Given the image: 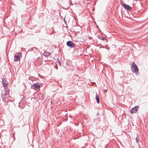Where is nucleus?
I'll return each instance as SVG.
<instances>
[{
  "mask_svg": "<svg viewBox=\"0 0 148 148\" xmlns=\"http://www.w3.org/2000/svg\"><path fill=\"white\" fill-rule=\"evenodd\" d=\"M1 97L3 101L6 103L5 105L7 106V103L10 101L11 97L9 95L8 91H3L1 94Z\"/></svg>",
  "mask_w": 148,
  "mask_h": 148,
  "instance_id": "f257e3e1",
  "label": "nucleus"
},
{
  "mask_svg": "<svg viewBox=\"0 0 148 148\" xmlns=\"http://www.w3.org/2000/svg\"><path fill=\"white\" fill-rule=\"evenodd\" d=\"M131 69L132 72L138 75L139 74V70L135 62H133L131 64Z\"/></svg>",
  "mask_w": 148,
  "mask_h": 148,
  "instance_id": "f03ea898",
  "label": "nucleus"
},
{
  "mask_svg": "<svg viewBox=\"0 0 148 148\" xmlns=\"http://www.w3.org/2000/svg\"><path fill=\"white\" fill-rule=\"evenodd\" d=\"M121 3L123 7L126 10L130 11H131L132 10V8L129 5L125 4L123 1H121Z\"/></svg>",
  "mask_w": 148,
  "mask_h": 148,
  "instance_id": "7ed1b4c3",
  "label": "nucleus"
},
{
  "mask_svg": "<svg viewBox=\"0 0 148 148\" xmlns=\"http://www.w3.org/2000/svg\"><path fill=\"white\" fill-rule=\"evenodd\" d=\"M67 45L70 48H73L75 47V44L73 42L69 40L66 42Z\"/></svg>",
  "mask_w": 148,
  "mask_h": 148,
  "instance_id": "20e7f679",
  "label": "nucleus"
},
{
  "mask_svg": "<svg viewBox=\"0 0 148 148\" xmlns=\"http://www.w3.org/2000/svg\"><path fill=\"white\" fill-rule=\"evenodd\" d=\"M38 83H37L36 84H33V85L31 86V88L34 90H37L40 88V86L38 84Z\"/></svg>",
  "mask_w": 148,
  "mask_h": 148,
  "instance_id": "39448f33",
  "label": "nucleus"
},
{
  "mask_svg": "<svg viewBox=\"0 0 148 148\" xmlns=\"http://www.w3.org/2000/svg\"><path fill=\"white\" fill-rule=\"evenodd\" d=\"M138 107L139 106H137L132 108L130 111V112L132 113H136L137 111L138 110Z\"/></svg>",
  "mask_w": 148,
  "mask_h": 148,
  "instance_id": "423d86ee",
  "label": "nucleus"
},
{
  "mask_svg": "<svg viewBox=\"0 0 148 148\" xmlns=\"http://www.w3.org/2000/svg\"><path fill=\"white\" fill-rule=\"evenodd\" d=\"M20 57V56L18 55H18H17L16 54V55H15L14 56V61L17 62L18 61V60H20V58H19Z\"/></svg>",
  "mask_w": 148,
  "mask_h": 148,
  "instance_id": "0eeeda50",
  "label": "nucleus"
},
{
  "mask_svg": "<svg viewBox=\"0 0 148 148\" xmlns=\"http://www.w3.org/2000/svg\"><path fill=\"white\" fill-rule=\"evenodd\" d=\"M97 37L100 40H106L107 42V39H106L104 37H102L101 36H98Z\"/></svg>",
  "mask_w": 148,
  "mask_h": 148,
  "instance_id": "6e6552de",
  "label": "nucleus"
},
{
  "mask_svg": "<svg viewBox=\"0 0 148 148\" xmlns=\"http://www.w3.org/2000/svg\"><path fill=\"white\" fill-rule=\"evenodd\" d=\"M95 98L96 99L97 103H99V95L97 93L96 94Z\"/></svg>",
  "mask_w": 148,
  "mask_h": 148,
  "instance_id": "1a4fd4ad",
  "label": "nucleus"
},
{
  "mask_svg": "<svg viewBox=\"0 0 148 148\" xmlns=\"http://www.w3.org/2000/svg\"><path fill=\"white\" fill-rule=\"evenodd\" d=\"M136 140L137 143H138V146H139V148H140V146L138 142L139 141V139L138 138V136H137V137L136 138Z\"/></svg>",
  "mask_w": 148,
  "mask_h": 148,
  "instance_id": "9d476101",
  "label": "nucleus"
},
{
  "mask_svg": "<svg viewBox=\"0 0 148 148\" xmlns=\"http://www.w3.org/2000/svg\"><path fill=\"white\" fill-rule=\"evenodd\" d=\"M43 55L44 56H48L50 55V53L48 52H45L43 53Z\"/></svg>",
  "mask_w": 148,
  "mask_h": 148,
  "instance_id": "9b49d317",
  "label": "nucleus"
},
{
  "mask_svg": "<svg viewBox=\"0 0 148 148\" xmlns=\"http://www.w3.org/2000/svg\"><path fill=\"white\" fill-rule=\"evenodd\" d=\"M7 82L6 83L5 81L4 82V80H3V86H4L5 88H6V87H7Z\"/></svg>",
  "mask_w": 148,
  "mask_h": 148,
  "instance_id": "f8f14e48",
  "label": "nucleus"
},
{
  "mask_svg": "<svg viewBox=\"0 0 148 148\" xmlns=\"http://www.w3.org/2000/svg\"><path fill=\"white\" fill-rule=\"evenodd\" d=\"M137 0H134L133 4H136V2Z\"/></svg>",
  "mask_w": 148,
  "mask_h": 148,
  "instance_id": "ddd939ff",
  "label": "nucleus"
},
{
  "mask_svg": "<svg viewBox=\"0 0 148 148\" xmlns=\"http://www.w3.org/2000/svg\"><path fill=\"white\" fill-rule=\"evenodd\" d=\"M58 62H57V64H59V65H60V66H61V64H60V62L59 61V60L58 59Z\"/></svg>",
  "mask_w": 148,
  "mask_h": 148,
  "instance_id": "4468645a",
  "label": "nucleus"
},
{
  "mask_svg": "<svg viewBox=\"0 0 148 148\" xmlns=\"http://www.w3.org/2000/svg\"><path fill=\"white\" fill-rule=\"evenodd\" d=\"M56 65L55 66V67L56 69H58V67L57 66V64L56 63Z\"/></svg>",
  "mask_w": 148,
  "mask_h": 148,
  "instance_id": "2eb2a0df",
  "label": "nucleus"
},
{
  "mask_svg": "<svg viewBox=\"0 0 148 148\" xmlns=\"http://www.w3.org/2000/svg\"><path fill=\"white\" fill-rule=\"evenodd\" d=\"M112 46H113V47L114 48H115L116 47V46L115 45H112Z\"/></svg>",
  "mask_w": 148,
  "mask_h": 148,
  "instance_id": "dca6fc26",
  "label": "nucleus"
},
{
  "mask_svg": "<svg viewBox=\"0 0 148 148\" xmlns=\"http://www.w3.org/2000/svg\"><path fill=\"white\" fill-rule=\"evenodd\" d=\"M96 27L97 28H98L99 30H100L99 29V27L97 25Z\"/></svg>",
  "mask_w": 148,
  "mask_h": 148,
  "instance_id": "f3484780",
  "label": "nucleus"
},
{
  "mask_svg": "<svg viewBox=\"0 0 148 148\" xmlns=\"http://www.w3.org/2000/svg\"><path fill=\"white\" fill-rule=\"evenodd\" d=\"M69 1H70V2L71 3L72 1H71V0H69Z\"/></svg>",
  "mask_w": 148,
  "mask_h": 148,
  "instance_id": "a211bd4d",
  "label": "nucleus"
},
{
  "mask_svg": "<svg viewBox=\"0 0 148 148\" xmlns=\"http://www.w3.org/2000/svg\"><path fill=\"white\" fill-rule=\"evenodd\" d=\"M69 117L70 118H71V116H70V115H69Z\"/></svg>",
  "mask_w": 148,
  "mask_h": 148,
  "instance_id": "6ab92c4d",
  "label": "nucleus"
},
{
  "mask_svg": "<svg viewBox=\"0 0 148 148\" xmlns=\"http://www.w3.org/2000/svg\"><path fill=\"white\" fill-rule=\"evenodd\" d=\"M51 103H52V101H51Z\"/></svg>",
  "mask_w": 148,
  "mask_h": 148,
  "instance_id": "aec40b11",
  "label": "nucleus"
},
{
  "mask_svg": "<svg viewBox=\"0 0 148 148\" xmlns=\"http://www.w3.org/2000/svg\"><path fill=\"white\" fill-rule=\"evenodd\" d=\"M35 48L36 49H37V48L35 47Z\"/></svg>",
  "mask_w": 148,
  "mask_h": 148,
  "instance_id": "412c9836",
  "label": "nucleus"
},
{
  "mask_svg": "<svg viewBox=\"0 0 148 148\" xmlns=\"http://www.w3.org/2000/svg\"><path fill=\"white\" fill-rule=\"evenodd\" d=\"M139 148V146H138V148Z\"/></svg>",
  "mask_w": 148,
  "mask_h": 148,
  "instance_id": "4be33fe9",
  "label": "nucleus"
}]
</instances>
